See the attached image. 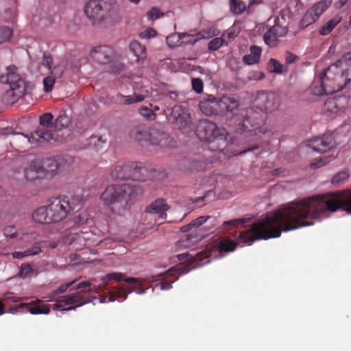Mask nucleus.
I'll return each instance as SVG.
<instances>
[{
	"label": "nucleus",
	"instance_id": "39",
	"mask_svg": "<svg viewBox=\"0 0 351 351\" xmlns=\"http://www.w3.org/2000/svg\"><path fill=\"white\" fill-rule=\"evenodd\" d=\"M12 30L8 26L0 25V45L10 40Z\"/></svg>",
	"mask_w": 351,
	"mask_h": 351
},
{
	"label": "nucleus",
	"instance_id": "42",
	"mask_svg": "<svg viewBox=\"0 0 351 351\" xmlns=\"http://www.w3.org/2000/svg\"><path fill=\"white\" fill-rule=\"evenodd\" d=\"M283 65L275 59H270L268 63L269 71L275 73H281L283 71Z\"/></svg>",
	"mask_w": 351,
	"mask_h": 351
},
{
	"label": "nucleus",
	"instance_id": "36",
	"mask_svg": "<svg viewBox=\"0 0 351 351\" xmlns=\"http://www.w3.org/2000/svg\"><path fill=\"white\" fill-rule=\"evenodd\" d=\"M53 119V117L52 114L49 112H47L42 114L39 118V123L40 127L38 128L37 129L43 128L45 130L50 132V131L47 128L51 126ZM51 133L53 135V134L51 132Z\"/></svg>",
	"mask_w": 351,
	"mask_h": 351
},
{
	"label": "nucleus",
	"instance_id": "32",
	"mask_svg": "<svg viewBox=\"0 0 351 351\" xmlns=\"http://www.w3.org/2000/svg\"><path fill=\"white\" fill-rule=\"evenodd\" d=\"M318 19H319L317 17V15L315 14L309 8L302 16L300 22V25L302 28H305L308 25L314 23Z\"/></svg>",
	"mask_w": 351,
	"mask_h": 351
},
{
	"label": "nucleus",
	"instance_id": "50",
	"mask_svg": "<svg viewBox=\"0 0 351 351\" xmlns=\"http://www.w3.org/2000/svg\"><path fill=\"white\" fill-rule=\"evenodd\" d=\"M3 234L6 237L11 239L15 238L18 235V232L14 226H8L3 229Z\"/></svg>",
	"mask_w": 351,
	"mask_h": 351
},
{
	"label": "nucleus",
	"instance_id": "22",
	"mask_svg": "<svg viewBox=\"0 0 351 351\" xmlns=\"http://www.w3.org/2000/svg\"><path fill=\"white\" fill-rule=\"evenodd\" d=\"M145 97L141 94H134L133 95H123L121 93H117L111 97V103L117 105H130L137 102L142 101Z\"/></svg>",
	"mask_w": 351,
	"mask_h": 351
},
{
	"label": "nucleus",
	"instance_id": "2",
	"mask_svg": "<svg viewBox=\"0 0 351 351\" xmlns=\"http://www.w3.org/2000/svg\"><path fill=\"white\" fill-rule=\"evenodd\" d=\"M279 105L278 97L273 92H262L258 94L255 105L242 111L241 118H234V130L237 132H254L255 135L264 134L267 112L275 110Z\"/></svg>",
	"mask_w": 351,
	"mask_h": 351
},
{
	"label": "nucleus",
	"instance_id": "35",
	"mask_svg": "<svg viewBox=\"0 0 351 351\" xmlns=\"http://www.w3.org/2000/svg\"><path fill=\"white\" fill-rule=\"evenodd\" d=\"M90 220V215L86 210H78L77 213L73 217V221L76 225L88 223Z\"/></svg>",
	"mask_w": 351,
	"mask_h": 351
},
{
	"label": "nucleus",
	"instance_id": "41",
	"mask_svg": "<svg viewBox=\"0 0 351 351\" xmlns=\"http://www.w3.org/2000/svg\"><path fill=\"white\" fill-rule=\"evenodd\" d=\"M225 36L226 35L223 34L221 38H215L211 40L208 45V49L210 51H216L219 49L225 42Z\"/></svg>",
	"mask_w": 351,
	"mask_h": 351
},
{
	"label": "nucleus",
	"instance_id": "12",
	"mask_svg": "<svg viewBox=\"0 0 351 351\" xmlns=\"http://www.w3.org/2000/svg\"><path fill=\"white\" fill-rule=\"evenodd\" d=\"M168 119L183 133L189 132L192 129L190 114L181 106H174Z\"/></svg>",
	"mask_w": 351,
	"mask_h": 351
},
{
	"label": "nucleus",
	"instance_id": "6",
	"mask_svg": "<svg viewBox=\"0 0 351 351\" xmlns=\"http://www.w3.org/2000/svg\"><path fill=\"white\" fill-rule=\"evenodd\" d=\"M197 136L201 141L208 144L212 152H222L227 145V132L216 123L208 120H200L197 128Z\"/></svg>",
	"mask_w": 351,
	"mask_h": 351
},
{
	"label": "nucleus",
	"instance_id": "26",
	"mask_svg": "<svg viewBox=\"0 0 351 351\" xmlns=\"http://www.w3.org/2000/svg\"><path fill=\"white\" fill-rule=\"evenodd\" d=\"M343 99V98L340 97L329 98L324 103L323 111L325 113L332 114L338 112L339 110L344 108V106L341 105V101Z\"/></svg>",
	"mask_w": 351,
	"mask_h": 351
},
{
	"label": "nucleus",
	"instance_id": "38",
	"mask_svg": "<svg viewBox=\"0 0 351 351\" xmlns=\"http://www.w3.org/2000/svg\"><path fill=\"white\" fill-rule=\"evenodd\" d=\"M333 159L332 156H322L319 158H316L313 160V161L311 163V167L312 168H319L322 166L328 164L330 161Z\"/></svg>",
	"mask_w": 351,
	"mask_h": 351
},
{
	"label": "nucleus",
	"instance_id": "5",
	"mask_svg": "<svg viewBox=\"0 0 351 351\" xmlns=\"http://www.w3.org/2000/svg\"><path fill=\"white\" fill-rule=\"evenodd\" d=\"M141 193L138 185L112 184L106 187L101 195V200L113 213L121 214L129 209L131 199Z\"/></svg>",
	"mask_w": 351,
	"mask_h": 351
},
{
	"label": "nucleus",
	"instance_id": "8",
	"mask_svg": "<svg viewBox=\"0 0 351 351\" xmlns=\"http://www.w3.org/2000/svg\"><path fill=\"white\" fill-rule=\"evenodd\" d=\"M239 106V100L233 97L223 96L217 98L213 95H208L206 98H204L199 104L200 110L208 116L228 112L234 113Z\"/></svg>",
	"mask_w": 351,
	"mask_h": 351
},
{
	"label": "nucleus",
	"instance_id": "46",
	"mask_svg": "<svg viewBox=\"0 0 351 351\" xmlns=\"http://www.w3.org/2000/svg\"><path fill=\"white\" fill-rule=\"evenodd\" d=\"M139 113L148 120H154L156 119V114L154 110L146 106H141L139 108Z\"/></svg>",
	"mask_w": 351,
	"mask_h": 351
},
{
	"label": "nucleus",
	"instance_id": "54",
	"mask_svg": "<svg viewBox=\"0 0 351 351\" xmlns=\"http://www.w3.org/2000/svg\"><path fill=\"white\" fill-rule=\"evenodd\" d=\"M75 282H76L75 280H73L68 283L60 285L57 289L53 291V293L55 295H58V294L62 293L65 292L67 290V289H69L72 285H73L75 283Z\"/></svg>",
	"mask_w": 351,
	"mask_h": 351
},
{
	"label": "nucleus",
	"instance_id": "16",
	"mask_svg": "<svg viewBox=\"0 0 351 351\" xmlns=\"http://www.w3.org/2000/svg\"><path fill=\"white\" fill-rule=\"evenodd\" d=\"M335 145V142L331 134H324L309 142V147L317 152H326L331 149Z\"/></svg>",
	"mask_w": 351,
	"mask_h": 351
},
{
	"label": "nucleus",
	"instance_id": "13",
	"mask_svg": "<svg viewBox=\"0 0 351 351\" xmlns=\"http://www.w3.org/2000/svg\"><path fill=\"white\" fill-rule=\"evenodd\" d=\"M75 162L74 157L70 155L58 156L54 158H49L44 162V169L51 174H56L66 171Z\"/></svg>",
	"mask_w": 351,
	"mask_h": 351
},
{
	"label": "nucleus",
	"instance_id": "48",
	"mask_svg": "<svg viewBox=\"0 0 351 351\" xmlns=\"http://www.w3.org/2000/svg\"><path fill=\"white\" fill-rule=\"evenodd\" d=\"M147 15L149 20L154 21L160 18L161 16H163V14L158 8L154 7L151 8Z\"/></svg>",
	"mask_w": 351,
	"mask_h": 351
},
{
	"label": "nucleus",
	"instance_id": "23",
	"mask_svg": "<svg viewBox=\"0 0 351 351\" xmlns=\"http://www.w3.org/2000/svg\"><path fill=\"white\" fill-rule=\"evenodd\" d=\"M25 91V86L20 85L11 86L2 95V101L7 104H13L16 102Z\"/></svg>",
	"mask_w": 351,
	"mask_h": 351
},
{
	"label": "nucleus",
	"instance_id": "18",
	"mask_svg": "<svg viewBox=\"0 0 351 351\" xmlns=\"http://www.w3.org/2000/svg\"><path fill=\"white\" fill-rule=\"evenodd\" d=\"M287 33L286 27L276 23L269 28L264 34V41L269 47H275L278 43V39L285 36Z\"/></svg>",
	"mask_w": 351,
	"mask_h": 351
},
{
	"label": "nucleus",
	"instance_id": "62",
	"mask_svg": "<svg viewBox=\"0 0 351 351\" xmlns=\"http://www.w3.org/2000/svg\"><path fill=\"white\" fill-rule=\"evenodd\" d=\"M193 228H194L193 226V224L191 222H190L189 223L181 227L180 231L182 232H187L191 230Z\"/></svg>",
	"mask_w": 351,
	"mask_h": 351
},
{
	"label": "nucleus",
	"instance_id": "53",
	"mask_svg": "<svg viewBox=\"0 0 351 351\" xmlns=\"http://www.w3.org/2000/svg\"><path fill=\"white\" fill-rule=\"evenodd\" d=\"M156 31L152 27L147 28L145 31L142 32L140 36L143 38L149 39L154 38L156 36Z\"/></svg>",
	"mask_w": 351,
	"mask_h": 351
},
{
	"label": "nucleus",
	"instance_id": "37",
	"mask_svg": "<svg viewBox=\"0 0 351 351\" xmlns=\"http://www.w3.org/2000/svg\"><path fill=\"white\" fill-rule=\"evenodd\" d=\"M230 6L234 14H240L247 8L245 3L240 0H230Z\"/></svg>",
	"mask_w": 351,
	"mask_h": 351
},
{
	"label": "nucleus",
	"instance_id": "64",
	"mask_svg": "<svg viewBox=\"0 0 351 351\" xmlns=\"http://www.w3.org/2000/svg\"><path fill=\"white\" fill-rule=\"evenodd\" d=\"M47 242V247H49L51 249H54L58 246V242L56 241H46Z\"/></svg>",
	"mask_w": 351,
	"mask_h": 351
},
{
	"label": "nucleus",
	"instance_id": "3",
	"mask_svg": "<svg viewBox=\"0 0 351 351\" xmlns=\"http://www.w3.org/2000/svg\"><path fill=\"white\" fill-rule=\"evenodd\" d=\"M350 81L351 52H348L315 78L312 93L317 96L331 95L341 90Z\"/></svg>",
	"mask_w": 351,
	"mask_h": 351
},
{
	"label": "nucleus",
	"instance_id": "45",
	"mask_svg": "<svg viewBox=\"0 0 351 351\" xmlns=\"http://www.w3.org/2000/svg\"><path fill=\"white\" fill-rule=\"evenodd\" d=\"M56 82V77L53 75H49L44 78L43 80V85H44V90L47 93H49L52 90L53 85Z\"/></svg>",
	"mask_w": 351,
	"mask_h": 351
},
{
	"label": "nucleus",
	"instance_id": "59",
	"mask_svg": "<svg viewBox=\"0 0 351 351\" xmlns=\"http://www.w3.org/2000/svg\"><path fill=\"white\" fill-rule=\"evenodd\" d=\"M67 123V118L64 116H59L56 120V124L58 125L59 124L63 127L64 125Z\"/></svg>",
	"mask_w": 351,
	"mask_h": 351
},
{
	"label": "nucleus",
	"instance_id": "28",
	"mask_svg": "<svg viewBox=\"0 0 351 351\" xmlns=\"http://www.w3.org/2000/svg\"><path fill=\"white\" fill-rule=\"evenodd\" d=\"M130 49L136 58V62H140L146 58L147 53L145 47L141 45L138 41L133 40L130 44Z\"/></svg>",
	"mask_w": 351,
	"mask_h": 351
},
{
	"label": "nucleus",
	"instance_id": "58",
	"mask_svg": "<svg viewBox=\"0 0 351 351\" xmlns=\"http://www.w3.org/2000/svg\"><path fill=\"white\" fill-rule=\"evenodd\" d=\"M185 38H188L186 42L189 43H195L197 40L200 39L199 35H190L186 34Z\"/></svg>",
	"mask_w": 351,
	"mask_h": 351
},
{
	"label": "nucleus",
	"instance_id": "51",
	"mask_svg": "<svg viewBox=\"0 0 351 351\" xmlns=\"http://www.w3.org/2000/svg\"><path fill=\"white\" fill-rule=\"evenodd\" d=\"M52 63H53V58H52L51 56L49 53L45 52L43 53L42 65L43 66H45L47 69L51 70V66H52Z\"/></svg>",
	"mask_w": 351,
	"mask_h": 351
},
{
	"label": "nucleus",
	"instance_id": "33",
	"mask_svg": "<svg viewBox=\"0 0 351 351\" xmlns=\"http://www.w3.org/2000/svg\"><path fill=\"white\" fill-rule=\"evenodd\" d=\"M248 221V219L246 218H240V219H234L229 221H226L223 223L221 227L220 228L221 231L223 233H226L228 230L231 229L232 227H237L238 226H241L244 224Z\"/></svg>",
	"mask_w": 351,
	"mask_h": 351
},
{
	"label": "nucleus",
	"instance_id": "20",
	"mask_svg": "<svg viewBox=\"0 0 351 351\" xmlns=\"http://www.w3.org/2000/svg\"><path fill=\"white\" fill-rule=\"evenodd\" d=\"M151 129L145 125H140L130 131V136L141 145H149Z\"/></svg>",
	"mask_w": 351,
	"mask_h": 351
},
{
	"label": "nucleus",
	"instance_id": "49",
	"mask_svg": "<svg viewBox=\"0 0 351 351\" xmlns=\"http://www.w3.org/2000/svg\"><path fill=\"white\" fill-rule=\"evenodd\" d=\"M33 272V269L30 265L23 263L21 265L19 276L22 278H26L29 276Z\"/></svg>",
	"mask_w": 351,
	"mask_h": 351
},
{
	"label": "nucleus",
	"instance_id": "4",
	"mask_svg": "<svg viewBox=\"0 0 351 351\" xmlns=\"http://www.w3.org/2000/svg\"><path fill=\"white\" fill-rule=\"evenodd\" d=\"M237 243L228 239H222L215 245H207L205 249L193 255L189 253H182L177 255L179 261H183L186 257L189 256L191 262L187 265H180L178 267H173L169 271L170 274H174L178 271L180 273H188L191 270L209 263V258H219L223 257L226 254L234 251Z\"/></svg>",
	"mask_w": 351,
	"mask_h": 351
},
{
	"label": "nucleus",
	"instance_id": "24",
	"mask_svg": "<svg viewBox=\"0 0 351 351\" xmlns=\"http://www.w3.org/2000/svg\"><path fill=\"white\" fill-rule=\"evenodd\" d=\"M43 170L44 167L38 160H32L29 167L24 170L25 178L28 181H33L38 178V173Z\"/></svg>",
	"mask_w": 351,
	"mask_h": 351
},
{
	"label": "nucleus",
	"instance_id": "21",
	"mask_svg": "<svg viewBox=\"0 0 351 351\" xmlns=\"http://www.w3.org/2000/svg\"><path fill=\"white\" fill-rule=\"evenodd\" d=\"M169 209V206L166 203L165 199L158 198L147 206L145 212L146 213L157 214L158 215V218L165 219L167 217L166 211Z\"/></svg>",
	"mask_w": 351,
	"mask_h": 351
},
{
	"label": "nucleus",
	"instance_id": "15",
	"mask_svg": "<svg viewBox=\"0 0 351 351\" xmlns=\"http://www.w3.org/2000/svg\"><path fill=\"white\" fill-rule=\"evenodd\" d=\"M29 312L33 315L48 314L50 311L49 305L41 304L40 300H36L33 303H21L11 308V313Z\"/></svg>",
	"mask_w": 351,
	"mask_h": 351
},
{
	"label": "nucleus",
	"instance_id": "34",
	"mask_svg": "<svg viewBox=\"0 0 351 351\" xmlns=\"http://www.w3.org/2000/svg\"><path fill=\"white\" fill-rule=\"evenodd\" d=\"M186 36V33L172 34L167 37V44L171 48L179 46L182 43L181 40L185 38Z\"/></svg>",
	"mask_w": 351,
	"mask_h": 351
},
{
	"label": "nucleus",
	"instance_id": "61",
	"mask_svg": "<svg viewBox=\"0 0 351 351\" xmlns=\"http://www.w3.org/2000/svg\"><path fill=\"white\" fill-rule=\"evenodd\" d=\"M123 64L121 63H114V66L111 69V72L116 73L123 69Z\"/></svg>",
	"mask_w": 351,
	"mask_h": 351
},
{
	"label": "nucleus",
	"instance_id": "57",
	"mask_svg": "<svg viewBox=\"0 0 351 351\" xmlns=\"http://www.w3.org/2000/svg\"><path fill=\"white\" fill-rule=\"evenodd\" d=\"M285 62L287 64H293L298 59L297 56H295V54H293L289 51H287L285 53Z\"/></svg>",
	"mask_w": 351,
	"mask_h": 351
},
{
	"label": "nucleus",
	"instance_id": "60",
	"mask_svg": "<svg viewBox=\"0 0 351 351\" xmlns=\"http://www.w3.org/2000/svg\"><path fill=\"white\" fill-rule=\"evenodd\" d=\"M28 255L26 254L25 253V251L24 252H14L12 253V257L14 258H17V259H21L23 258V257L25 256H27Z\"/></svg>",
	"mask_w": 351,
	"mask_h": 351
},
{
	"label": "nucleus",
	"instance_id": "31",
	"mask_svg": "<svg viewBox=\"0 0 351 351\" xmlns=\"http://www.w3.org/2000/svg\"><path fill=\"white\" fill-rule=\"evenodd\" d=\"M331 3L332 0H321L310 9L315 14L317 15V17L319 19V16L324 13V12L328 9Z\"/></svg>",
	"mask_w": 351,
	"mask_h": 351
},
{
	"label": "nucleus",
	"instance_id": "14",
	"mask_svg": "<svg viewBox=\"0 0 351 351\" xmlns=\"http://www.w3.org/2000/svg\"><path fill=\"white\" fill-rule=\"evenodd\" d=\"M90 56L95 62L101 64L112 63L114 58V49L107 45H100L93 48Z\"/></svg>",
	"mask_w": 351,
	"mask_h": 351
},
{
	"label": "nucleus",
	"instance_id": "1",
	"mask_svg": "<svg viewBox=\"0 0 351 351\" xmlns=\"http://www.w3.org/2000/svg\"><path fill=\"white\" fill-rule=\"evenodd\" d=\"M179 265L175 267H178L180 265H187L191 262L189 256L186 257ZM171 267L165 273H161L156 276H152L147 279L136 278H125V275L121 273H110L101 278V282L96 285L94 283L95 279H91L87 281H83L78 283L74 287L75 289L81 288H87L86 290H81L73 293L60 296L53 304V309L71 311L74 310L77 307L81 306L88 302H93L95 300H99V303H104L106 302L107 296H101L99 291L101 290L108 291L109 296L108 297V302H113L116 299L123 298L125 299L128 293L134 291L138 294H143L148 289V284L149 282L162 280L156 286H159L161 290L169 289L172 287L174 280H167V277L176 276V278L182 274L185 273L176 272L174 274H170L169 271L173 268Z\"/></svg>",
	"mask_w": 351,
	"mask_h": 351
},
{
	"label": "nucleus",
	"instance_id": "52",
	"mask_svg": "<svg viewBox=\"0 0 351 351\" xmlns=\"http://www.w3.org/2000/svg\"><path fill=\"white\" fill-rule=\"evenodd\" d=\"M210 218V216H201L197 217V219L193 220L191 221L193 226L194 228L197 229L202 225H203L208 219ZM197 231V230H195V232Z\"/></svg>",
	"mask_w": 351,
	"mask_h": 351
},
{
	"label": "nucleus",
	"instance_id": "17",
	"mask_svg": "<svg viewBox=\"0 0 351 351\" xmlns=\"http://www.w3.org/2000/svg\"><path fill=\"white\" fill-rule=\"evenodd\" d=\"M0 82L8 84L11 86L20 85L25 86V80L21 77L15 65H10L5 69V73L0 75Z\"/></svg>",
	"mask_w": 351,
	"mask_h": 351
},
{
	"label": "nucleus",
	"instance_id": "30",
	"mask_svg": "<svg viewBox=\"0 0 351 351\" xmlns=\"http://www.w3.org/2000/svg\"><path fill=\"white\" fill-rule=\"evenodd\" d=\"M341 16H335L319 29V34L321 35H328L341 22Z\"/></svg>",
	"mask_w": 351,
	"mask_h": 351
},
{
	"label": "nucleus",
	"instance_id": "43",
	"mask_svg": "<svg viewBox=\"0 0 351 351\" xmlns=\"http://www.w3.org/2000/svg\"><path fill=\"white\" fill-rule=\"evenodd\" d=\"M349 177L346 171H341L337 173L332 180V183L337 186L341 185Z\"/></svg>",
	"mask_w": 351,
	"mask_h": 351
},
{
	"label": "nucleus",
	"instance_id": "10",
	"mask_svg": "<svg viewBox=\"0 0 351 351\" xmlns=\"http://www.w3.org/2000/svg\"><path fill=\"white\" fill-rule=\"evenodd\" d=\"M53 134L43 128L36 129L30 136L23 133L15 134L12 136L10 143L18 148H25L29 144H37L39 141H49Z\"/></svg>",
	"mask_w": 351,
	"mask_h": 351
},
{
	"label": "nucleus",
	"instance_id": "7",
	"mask_svg": "<svg viewBox=\"0 0 351 351\" xmlns=\"http://www.w3.org/2000/svg\"><path fill=\"white\" fill-rule=\"evenodd\" d=\"M110 175L114 180L130 179L143 182L147 179L155 178L156 171L149 170L141 162H128L122 165H117L112 167Z\"/></svg>",
	"mask_w": 351,
	"mask_h": 351
},
{
	"label": "nucleus",
	"instance_id": "63",
	"mask_svg": "<svg viewBox=\"0 0 351 351\" xmlns=\"http://www.w3.org/2000/svg\"><path fill=\"white\" fill-rule=\"evenodd\" d=\"M178 97V94L176 92H169L165 95L166 99H170L172 100H176Z\"/></svg>",
	"mask_w": 351,
	"mask_h": 351
},
{
	"label": "nucleus",
	"instance_id": "44",
	"mask_svg": "<svg viewBox=\"0 0 351 351\" xmlns=\"http://www.w3.org/2000/svg\"><path fill=\"white\" fill-rule=\"evenodd\" d=\"M205 236H206V233L205 232H204L202 234H198V235H197L195 237L193 235V233H191L190 234V237H188L186 239L180 240L178 242V243H179V245H180V246H183L184 247H188L190 245V240H191V238L195 239V240L193 241V242H195V241L202 240ZM188 237H189V235H188Z\"/></svg>",
	"mask_w": 351,
	"mask_h": 351
},
{
	"label": "nucleus",
	"instance_id": "56",
	"mask_svg": "<svg viewBox=\"0 0 351 351\" xmlns=\"http://www.w3.org/2000/svg\"><path fill=\"white\" fill-rule=\"evenodd\" d=\"M38 236L39 235L36 232H31L23 234L21 239L22 240L32 241L36 240L38 239Z\"/></svg>",
	"mask_w": 351,
	"mask_h": 351
},
{
	"label": "nucleus",
	"instance_id": "19",
	"mask_svg": "<svg viewBox=\"0 0 351 351\" xmlns=\"http://www.w3.org/2000/svg\"><path fill=\"white\" fill-rule=\"evenodd\" d=\"M171 141V138L167 132L156 128L151 129L149 145L165 147L170 145Z\"/></svg>",
	"mask_w": 351,
	"mask_h": 351
},
{
	"label": "nucleus",
	"instance_id": "9",
	"mask_svg": "<svg viewBox=\"0 0 351 351\" xmlns=\"http://www.w3.org/2000/svg\"><path fill=\"white\" fill-rule=\"evenodd\" d=\"M48 209L53 223L65 219L73 208L65 197H53L48 200Z\"/></svg>",
	"mask_w": 351,
	"mask_h": 351
},
{
	"label": "nucleus",
	"instance_id": "47",
	"mask_svg": "<svg viewBox=\"0 0 351 351\" xmlns=\"http://www.w3.org/2000/svg\"><path fill=\"white\" fill-rule=\"evenodd\" d=\"M193 89L198 94L203 92L204 84L200 78H193L191 80Z\"/></svg>",
	"mask_w": 351,
	"mask_h": 351
},
{
	"label": "nucleus",
	"instance_id": "25",
	"mask_svg": "<svg viewBox=\"0 0 351 351\" xmlns=\"http://www.w3.org/2000/svg\"><path fill=\"white\" fill-rule=\"evenodd\" d=\"M32 219L35 222L40 223H53V219H51V215H49L48 204L46 206H42L38 208L32 213Z\"/></svg>",
	"mask_w": 351,
	"mask_h": 351
},
{
	"label": "nucleus",
	"instance_id": "29",
	"mask_svg": "<svg viewBox=\"0 0 351 351\" xmlns=\"http://www.w3.org/2000/svg\"><path fill=\"white\" fill-rule=\"evenodd\" d=\"M106 143V139L102 136L93 134L87 139V145L89 147L99 150Z\"/></svg>",
	"mask_w": 351,
	"mask_h": 351
},
{
	"label": "nucleus",
	"instance_id": "55",
	"mask_svg": "<svg viewBox=\"0 0 351 351\" xmlns=\"http://www.w3.org/2000/svg\"><path fill=\"white\" fill-rule=\"evenodd\" d=\"M2 300L6 302L16 303L21 300V298L14 296L12 293L8 292L3 294Z\"/></svg>",
	"mask_w": 351,
	"mask_h": 351
},
{
	"label": "nucleus",
	"instance_id": "11",
	"mask_svg": "<svg viewBox=\"0 0 351 351\" xmlns=\"http://www.w3.org/2000/svg\"><path fill=\"white\" fill-rule=\"evenodd\" d=\"M84 11L93 25H100L108 16L107 4L103 0H90L86 4Z\"/></svg>",
	"mask_w": 351,
	"mask_h": 351
},
{
	"label": "nucleus",
	"instance_id": "40",
	"mask_svg": "<svg viewBox=\"0 0 351 351\" xmlns=\"http://www.w3.org/2000/svg\"><path fill=\"white\" fill-rule=\"evenodd\" d=\"M47 241L36 242L32 247L25 250V253L28 256L36 255L41 252L42 247H47Z\"/></svg>",
	"mask_w": 351,
	"mask_h": 351
},
{
	"label": "nucleus",
	"instance_id": "27",
	"mask_svg": "<svg viewBox=\"0 0 351 351\" xmlns=\"http://www.w3.org/2000/svg\"><path fill=\"white\" fill-rule=\"evenodd\" d=\"M250 54L245 55L243 57V62L247 65H252L256 64L260 60V57L262 53V49L260 47L252 45L250 48Z\"/></svg>",
	"mask_w": 351,
	"mask_h": 351
}]
</instances>
